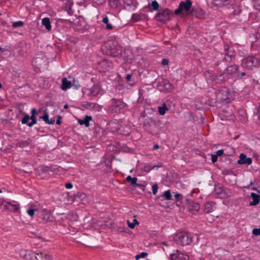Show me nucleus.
Wrapping results in <instances>:
<instances>
[{"mask_svg":"<svg viewBox=\"0 0 260 260\" xmlns=\"http://www.w3.org/2000/svg\"><path fill=\"white\" fill-rule=\"evenodd\" d=\"M163 166L162 163H159L158 165L152 166V170H158V168H161Z\"/></svg>","mask_w":260,"mask_h":260,"instance_id":"obj_51","label":"nucleus"},{"mask_svg":"<svg viewBox=\"0 0 260 260\" xmlns=\"http://www.w3.org/2000/svg\"><path fill=\"white\" fill-rule=\"evenodd\" d=\"M170 260H188L189 256L186 253L177 250L174 253L170 254Z\"/></svg>","mask_w":260,"mask_h":260,"instance_id":"obj_17","label":"nucleus"},{"mask_svg":"<svg viewBox=\"0 0 260 260\" xmlns=\"http://www.w3.org/2000/svg\"><path fill=\"white\" fill-rule=\"evenodd\" d=\"M65 187L67 189H71L73 188V184L70 182L66 183L65 184Z\"/></svg>","mask_w":260,"mask_h":260,"instance_id":"obj_56","label":"nucleus"},{"mask_svg":"<svg viewBox=\"0 0 260 260\" xmlns=\"http://www.w3.org/2000/svg\"><path fill=\"white\" fill-rule=\"evenodd\" d=\"M83 105L85 108L89 110L95 109L98 106V105L95 103H91L88 102H83Z\"/></svg>","mask_w":260,"mask_h":260,"instance_id":"obj_28","label":"nucleus"},{"mask_svg":"<svg viewBox=\"0 0 260 260\" xmlns=\"http://www.w3.org/2000/svg\"><path fill=\"white\" fill-rule=\"evenodd\" d=\"M174 12H173L168 9H165L157 13L154 18L157 21L165 22L169 20L171 16H174Z\"/></svg>","mask_w":260,"mask_h":260,"instance_id":"obj_6","label":"nucleus"},{"mask_svg":"<svg viewBox=\"0 0 260 260\" xmlns=\"http://www.w3.org/2000/svg\"><path fill=\"white\" fill-rule=\"evenodd\" d=\"M92 120V117L91 116L85 115L83 119H79L78 122L81 125H84L86 127H89V121Z\"/></svg>","mask_w":260,"mask_h":260,"instance_id":"obj_23","label":"nucleus"},{"mask_svg":"<svg viewBox=\"0 0 260 260\" xmlns=\"http://www.w3.org/2000/svg\"><path fill=\"white\" fill-rule=\"evenodd\" d=\"M241 66L248 70H252L260 66V59L254 56H248L242 59Z\"/></svg>","mask_w":260,"mask_h":260,"instance_id":"obj_2","label":"nucleus"},{"mask_svg":"<svg viewBox=\"0 0 260 260\" xmlns=\"http://www.w3.org/2000/svg\"><path fill=\"white\" fill-rule=\"evenodd\" d=\"M42 24L45 27L47 30H50L51 29L52 26L49 18L45 17L43 18L42 20Z\"/></svg>","mask_w":260,"mask_h":260,"instance_id":"obj_27","label":"nucleus"},{"mask_svg":"<svg viewBox=\"0 0 260 260\" xmlns=\"http://www.w3.org/2000/svg\"><path fill=\"white\" fill-rule=\"evenodd\" d=\"M241 12V10L240 9V8H237L236 9L234 10L233 13L234 15H238Z\"/></svg>","mask_w":260,"mask_h":260,"instance_id":"obj_52","label":"nucleus"},{"mask_svg":"<svg viewBox=\"0 0 260 260\" xmlns=\"http://www.w3.org/2000/svg\"><path fill=\"white\" fill-rule=\"evenodd\" d=\"M36 258L37 260H50L51 259V256L46 253L40 252L39 253H37Z\"/></svg>","mask_w":260,"mask_h":260,"instance_id":"obj_26","label":"nucleus"},{"mask_svg":"<svg viewBox=\"0 0 260 260\" xmlns=\"http://www.w3.org/2000/svg\"><path fill=\"white\" fill-rule=\"evenodd\" d=\"M37 122V120L36 116L24 114L23 118L21 119V123L23 124H26L29 127H31L36 124Z\"/></svg>","mask_w":260,"mask_h":260,"instance_id":"obj_13","label":"nucleus"},{"mask_svg":"<svg viewBox=\"0 0 260 260\" xmlns=\"http://www.w3.org/2000/svg\"><path fill=\"white\" fill-rule=\"evenodd\" d=\"M239 67L237 64H233L228 67L226 68V71L228 73V74L233 76L237 75L238 70H239Z\"/></svg>","mask_w":260,"mask_h":260,"instance_id":"obj_21","label":"nucleus"},{"mask_svg":"<svg viewBox=\"0 0 260 260\" xmlns=\"http://www.w3.org/2000/svg\"><path fill=\"white\" fill-rule=\"evenodd\" d=\"M99 66L100 68L101 72H106L112 69L113 63L112 61L110 60L103 59L99 62Z\"/></svg>","mask_w":260,"mask_h":260,"instance_id":"obj_14","label":"nucleus"},{"mask_svg":"<svg viewBox=\"0 0 260 260\" xmlns=\"http://www.w3.org/2000/svg\"><path fill=\"white\" fill-rule=\"evenodd\" d=\"M128 105L122 99L113 98L109 107V111L113 113L119 112L121 110L127 108Z\"/></svg>","mask_w":260,"mask_h":260,"instance_id":"obj_4","label":"nucleus"},{"mask_svg":"<svg viewBox=\"0 0 260 260\" xmlns=\"http://www.w3.org/2000/svg\"><path fill=\"white\" fill-rule=\"evenodd\" d=\"M134 76V74H127L125 75V79H126L127 82L129 83V84L130 85H132V84L131 83V82H135Z\"/></svg>","mask_w":260,"mask_h":260,"instance_id":"obj_36","label":"nucleus"},{"mask_svg":"<svg viewBox=\"0 0 260 260\" xmlns=\"http://www.w3.org/2000/svg\"><path fill=\"white\" fill-rule=\"evenodd\" d=\"M224 55H225V56L224 58V60L228 62H231L232 60L235 58V57L231 56V55H228L226 54H224Z\"/></svg>","mask_w":260,"mask_h":260,"instance_id":"obj_44","label":"nucleus"},{"mask_svg":"<svg viewBox=\"0 0 260 260\" xmlns=\"http://www.w3.org/2000/svg\"><path fill=\"white\" fill-rule=\"evenodd\" d=\"M35 211H37V209L29 208L27 210V213L29 216H34Z\"/></svg>","mask_w":260,"mask_h":260,"instance_id":"obj_46","label":"nucleus"},{"mask_svg":"<svg viewBox=\"0 0 260 260\" xmlns=\"http://www.w3.org/2000/svg\"><path fill=\"white\" fill-rule=\"evenodd\" d=\"M215 203L213 201L206 202L203 207V210L204 213H209L213 212L216 209Z\"/></svg>","mask_w":260,"mask_h":260,"instance_id":"obj_18","label":"nucleus"},{"mask_svg":"<svg viewBox=\"0 0 260 260\" xmlns=\"http://www.w3.org/2000/svg\"><path fill=\"white\" fill-rule=\"evenodd\" d=\"M72 85V82L70 81L64 77L62 79L61 89L63 90H67L68 89L71 87Z\"/></svg>","mask_w":260,"mask_h":260,"instance_id":"obj_25","label":"nucleus"},{"mask_svg":"<svg viewBox=\"0 0 260 260\" xmlns=\"http://www.w3.org/2000/svg\"><path fill=\"white\" fill-rule=\"evenodd\" d=\"M24 25V22L22 21H18L14 22L12 23V27L14 28H17L18 27H21Z\"/></svg>","mask_w":260,"mask_h":260,"instance_id":"obj_41","label":"nucleus"},{"mask_svg":"<svg viewBox=\"0 0 260 260\" xmlns=\"http://www.w3.org/2000/svg\"><path fill=\"white\" fill-rule=\"evenodd\" d=\"M192 6V2L190 0H185L180 3L177 9L174 11L175 15H179L183 11L189 12Z\"/></svg>","mask_w":260,"mask_h":260,"instance_id":"obj_10","label":"nucleus"},{"mask_svg":"<svg viewBox=\"0 0 260 260\" xmlns=\"http://www.w3.org/2000/svg\"><path fill=\"white\" fill-rule=\"evenodd\" d=\"M29 145V141L28 140L22 141L19 143V146L21 147H24L28 146Z\"/></svg>","mask_w":260,"mask_h":260,"instance_id":"obj_45","label":"nucleus"},{"mask_svg":"<svg viewBox=\"0 0 260 260\" xmlns=\"http://www.w3.org/2000/svg\"><path fill=\"white\" fill-rule=\"evenodd\" d=\"M224 54H226L228 55L233 56L234 57L235 56V51L234 49L232 47H229L227 45H225L224 47Z\"/></svg>","mask_w":260,"mask_h":260,"instance_id":"obj_29","label":"nucleus"},{"mask_svg":"<svg viewBox=\"0 0 260 260\" xmlns=\"http://www.w3.org/2000/svg\"><path fill=\"white\" fill-rule=\"evenodd\" d=\"M102 21L106 24V28L108 30H111L113 29V25L109 23V18L108 16H105L102 19Z\"/></svg>","mask_w":260,"mask_h":260,"instance_id":"obj_33","label":"nucleus"},{"mask_svg":"<svg viewBox=\"0 0 260 260\" xmlns=\"http://www.w3.org/2000/svg\"><path fill=\"white\" fill-rule=\"evenodd\" d=\"M101 50L103 54L112 56L118 57L122 54V49L117 42L109 41L102 46Z\"/></svg>","mask_w":260,"mask_h":260,"instance_id":"obj_1","label":"nucleus"},{"mask_svg":"<svg viewBox=\"0 0 260 260\" xmlns=\"http://www.w3.org/2000/svg\"><path fill=\"white\" fill-rule=\"evenodd\" d=\"M123 62L125 63H131L132 62V59L131 56H129L126 52H124V54L123 55Z\"/></svg>","mask_w":260,"mask_h":260,"instance_id":"obj_35","label":"nucleus"},{"mask_svg":"<svg viewBox=\"0 0 260 260\" xmlns=\"http://www.w3.org/2000/svg\"><path fill=\"white\" fill-rule=\"evenodd\" d=\"M239 157L240 158L237 161L239 164L250 165L252 163V159L250 157H247L244 153H241Z\"/></svg>","mask_w":260,"mask_h":260,"instance_id":"obj_22","label":"nucleus"},{"mask_svg":"<svg viewBox=\"0 0 260 260\" xmlns=\"http://www.w3.org/2000/svg\"><path fill=\"white\" fill-rule=\"evenodd\" d=\"M211 160L212 162L214 163L217 161L218 156L216 154H212L211 155Z\"/></svg>","mask_w":260,"mask_h":260,"instance_id":"obj_53","label":"nucleus"},{"mask_svg":"<svg viewBox=\"0 0 260 260\" xmlns=\"http://www.w3.org/2000/svg\"><path fill=\"white\" fill-rule=\"evenodd\" d=\"M39 217L45 223L52 222L54 220L51 211L46 209H42L39 212Z\"/></svg>","mask_w":260,"mask_h":260,"instance_id":"obj_12","label":"nucleus"},{"mask_svg":"<svg viewBox=\"0 0 260 260\" xmlns=\"http://www.w3.org/2000/svg\"><path fill=\"white\" fill-rule=\"evenodd\" d=\"M66 4L67 5L65 8V11H67L70 16L73 15L74 14V11L72 8L71 3L69 2V3H68Z\"/></svg>","mask_w":260,"mask_h":260,"instance_id":"obj_34","label":"nucleus"},{"mask_svg":"<svg viewBox=\"0 0 260 260\" xmlns=\"http://www.w3.org/2000/svg\"><path fill=\"white\" fill-rule=\"evenodd\" d=\"M251 197L252 199V201L250 202V206H255L259 203L260 196L259 194L252 192L251 193Z\"/></svg>","mask_w":260,"mask_h":260,"instance_id":"obj_24","label":"nucleus"},{"mask_svg":"<svg viewBox=\"0 0 260 260\" xmlns=\"http://www.w3.org/2000/svg\"><path fill=\"white\" fill-rule=\"evenodd\" d=\"M161 63L163 66L168 65L169 63V60L166 58H163L161 60Z\"/></svg>","mask_w":260,"mask_h":260,"instance_id":"obj_54","label":"nucleus"},{"mask_svg":"<svg viewBox=\"0 0 260 260\" xmlns=\"http://www.w3.org/2000/svg\"><path fill=\"white\" fill-rule=\"evenodd\" d=\"M148 253H147L146 252H143L140 254V256L141 258H144L146 256H147L148 255Z\"/></svg>","mask_w":260,"mask_h":260,"instance_id":"obj_58","label":"nucleus"},{"mask_svg":"<svg viewBox=\"0 0 260 260\" xmlns=\"http://www.w3.org/2000/svg\"><path fill=\"white\" fill-rule=\"evenodd\" d=\"M127 224L128 227L131 229H133L135 228V226L136 224H139V222L138 221V220L136 219H134L133 222H130L129 220H127Z\"/></svg>","mask_w":260,"mask_h":260,"instance_id":"obj_39","label":"nucleus"},{"mask_svg":"<svg viewBox=\"0 0 260 260\" xmlns=\"http://www.w3.org/2000/svg\"><path fill=\"white\" fill-rule=\"evenodd\" d=\"M152 165L150 163H146L144 165V170L145 172H149L152 170Z\"/></svg>","mask_w":260,"mask_h":260,"instance_id":"obj_42","label":"nucleus"},{"mask_svg":"<svg viewBox=\"0 0 260 260\" xmlns=\"http://www.w3.org/2000/svg\"><path fill=\"white\" fill-rule=\"evenodd\" d=\"M55 122V119L54 118L49 119V123L48 124H53Z\"/></svg>","mask_w":260,"mask_h":260,"instance_id":"obj_63","label":"nucleus"},{"mask_svg":"<svg viewBox=\"0 0 260 260\" xmlns=\"http://www.w3.org/2000/svg\"><path fill=\"white\" fill-rule=\"evenodd\" d=\"M152 193L153 194H156L158 190V185L156 184H154L152 186Z\"/></svg>","mask_w":260,"mask_h":260,"instance_id":"obj_49","label":"nucleus"},{"mask_svg":"<svg viewBox=\"0 0 260 260\" xmlns=\"http://www.w3.org/2000/svg\"><path fill=\"white\" fill-rule=\"evenodd\" d=\"M126 180L127 182H131L132 184L135 185V184H136L138 179L136 177L132 178L131 176H128L126 178Z\"/></svg>","mask_w":260,"mask_h":260,"instance_id":"obj_40","label":"nucleus"},{"mask_svg":"<svg viewBox=\"0 0 260 260\" xmlns=\"http://www.w3.org/2000/svg\"><path fill=\"white\" fill-rule=\"evenodd\" d=\"M208 2L211 3L213 5L222 7L228 5L233 6L236 5V0H207Z\"/></svg>","mask_w":260,"mask_h":260,"instance_id":"obj_16","label":"nucleus"},{"mask_svg":"<svg viewBox=\"0 0 260 260\" xmlns=\"http://www.w3.org/2000/svg\"><path fill=\"white\" fill-rule=\"evenodd\" d=\"M162 197H164L167 200H172V196L171 195L170 190H167L164 191L162 194Z\"/></svg>","mask_w":260,"mask_h":260,"instance_id":"obj_37","label":"nucleus"},{"mask_svg":"<svg viewBox=\"0 0 260 260\" xmlns=\"http://www.w3.org/2000/svg\"><path fill=\"white\" fill-rule=\"evenodd\" d=\"M253 184L252 182H250V185H248L247 186H246L245 187V188H248V189H250L251 188V189L253 190H257L256 188L255 187H251V185Z\"/></svg>","mask_w":260,"mask_h":260,"instance_id":"obj_59","label":"nucleus"},{"mask_svg":"<svg viewBox=\"0 0 260 260\" xmlns=\"http://www.w3.org/2000/svg\"><path fill=\"white\" fill-rule=\"evenodd\" d=\"M192 238L193 237L190 234L181 231L175 235L173 239L178 244L182 245H187L192 242Z\"/></svg>","mask_w":260,"mask_h":260,"instance_id":"obj_3","label":"nucleus"},{"mask_svg":"<svg viewBox=\"0 0 260 260\" xmlns=\"http://www.w3.org/2000/svg\"><path fill=\"white\" fill-rule=\"evenodd\" d=\"M61 119V116H59L58 117V119H57V120L56 121V124L60 125L61 124V121H60Z\"/></svg>","mask_w":260,"mask_h":260,"instance_id":"obj_61","label":"nucleus"},{"mask_svg":"<svg viewBox=\"0 0 260 260\" xmlns=\"http://www.w3.org/2000/svg\"><path fill=\"white\" fill-rule=\"evenodd\" d=\"M58 21L60 23H67L68 24H72L73 23V22L70 20H69V19H62V18H59L58 19Z\"/></svg>","mask_w":260,"mask_h":260,"instance_id":"obj_50","label":"nucleus"},{"mask_svg":"<svg viewBox=\"0 0 260 260\" xmlns=\"http://www.w3.org/2000/svg\"><path fill=\"white\" fill-rule=\"evenodd\" d=\"M38 112L36 108H34L31 110V115L36 116V115L38 114Z\"/></svg>","mask_w":260,"mask_h":260,"instance_id":"obj_55","label":"nucleus"},{"mask_svg":"<svg viewBox=\"0 0 260 260\" xmlns=\"http://www.w3.org/2000/svg\"><path fill=\"white\" fill-rule=\"evenodd\" d=\"M236 77L238 79L242 80L249 78L250 76L246 74L245 72H240L239 70Z\"/></svg>","mask_w":260,"mask_h":260,"instance_id":"obj_31","label":"nucleus"},{"mask_svg":"<svg viewBox=\"0 0 260 260\" xmlns=\"http://www.w3.org/2000/svg\"><path fill=\"white\" fill-rule=\"evenodd\" d=\"M149 6H150L152 7V9L154 11H157L158 10L159 5L156 1H153L151 4H149Z\"/></svg>","mask_w":260,"mask_h":260,"instance_id":"obj_38","label":"nucleus"},{"mask_svg":"<svg viewBox=\"0 0 260 260\" xmlns=\"http://www.w3.org/2000/svg\"><path fill=\"white\" fill-rule=\"evenodd\" d=\"M110 7L113 9H116L120 5L119 0H108Z\"/></svg>","mask_w":260,"mask_h":260,"instance_id":"obj_32","label":"nucleus"},{"mask_svg":"<svg viewBox=\"0 0 260 260\" xmlns=\"http://www.w3.org/2000/svg\"><path fill=\"white\" fill-rule=\"evenodd\" d=\"M74 27L76 31L80 32H83L85 30L88 29V25L83 18L77 19V21L74 22Z\"/></svg>","mask_w":260,"mask_h":260,"instance_id":"obj_11","label":"nucleus"},{"mask_svg":"<svg viewBox=\"0 0 260 260\" xmlns=\"http://www.w3.org/2000/svg\"><path fill=\"white\" fill-rule=\"evenodd\" d=\"M43 171L44 172H47L52 171V170L48 167H45L43 168Z\"/></svg>","mask_w":260,"mask_h":260,"instance_id":"obj_60","label":"nucleus"},{"mask_svg":"<svg viewBox=\"0 0 260 260\" xmlns=\"http://www.w3.org/2000/svg\"><path fill=\"white\" fill-rule=\"evenodd\" d=\"M158 110L159 114L160 115H164L165 114L167 111L169 110V108L167 107L166 103H163L161 106L158 107Z\"/></svg>","mask_w":260,"mask_h":260,"instance_id":"obj_30","label":"nucleus"},{"mask_svg":"<svg viewBox=\"0 0 260 260\" xmlns=\"http://www.w3.org/2000/svg\"><path fill=\"white\" fill-rule=\"evenodd\" d=\"M45 122L47 124L49 123V115H48V112L45 110L44 111V114L43 115V119Z\"/></svg>","mask_w":260,"mask_h":260,"instance_id":"obj_43","label":"nucleus"},{"mask_svg":"<svg viewBox=\"0 0 260 260\" xmlns=\"http://www.w3.org/2000/svg\"><path fill=\"white\" fill-rule=\"evenodd\" d=\"M156 83L157 88L161 92L168 93L171 92L174 90L173 85L167 79L164 78L158 79Z\"/></svg>","mask_w":260,"mask_h":260,"instance_id":"obj_5","label":"nucleus"},{"mask_svg":"<svg viewBox=\"0 0 260 260\" xmlns=\"http://www.w3.org/2000/svg\"><path fill=\"white\" fill-rule=\"evenodd\" d=\"M1 205L4 209L13 212H17L20 208L19 204H13L6 200L2 201Z\"/></svg>","mask_w":260,"mask_h":260,"instance_id":"obj_15","label":"nucleus"},{"mask_svg":"<svg viewBox=\"0 0 260 260\" xmlns=\"http://www.w3.org/2000/svg\"><path fill=\"white\" fill-rule=\"evenodd\" d=\"M224 150L223 149H220L217 151L216 155L217 156H221L223 154Z\"/></svg>","mask_w":260,"mask_h":260,"instance_id":"obj_57","label":"nucleus"},{"mask_svg":"<svg viewBox=\"0 0 260 260\" xmlns=\"http://www.w3.org/2000/svg\"><path fill=\"white\" fill-rule=\"evenodd\" d=\"M229 89L227 88L224 87L223 89L219 91L218 93V96H220V100L222 101L229 102Z\"/></svg>","mask_w":260,"mask_h":260,"instance_id":"obj_20","label":"nucleus"},{"mask_svg":"<svg viewBox=\"0 0 260 260\" xmlns=\"http://www.w3.org/2000/svg\"><path fill=\"white\" fill-rule=\"evenodd\" d=\"M257 115L258 118L260 121V105H259V107H258V109L257 110Z\"/></svg>","mask_w":260,"mask_h":260,"instance_id":"obj_64","label":"nucleus"},{"mask_svg":"<svg viewBox=\"0 0 260 260\" xmlns=\"http://www.w3.org/2000/svg\"><path fill=\"white\" fill-rule=\"evenodd\" d=\"M210 74L209 77L211 78V80L216 83H220L225 82L228 79V74L222 71H219L216 73H210V72H206L205 73Z\"/></svg>","mask_w":260,"mask_h":260,"instance_id":"obj_8","label":"nucleus"},{"mask_svg":"<svg viewBox=\"0 0 260 260\" xmlns=\"http://www.w3.org/2000/svg\"><path fill=\"white\" fill-rule=\"evenodd\" d=\"M175 198L176 201L182 200L183 199V196L181 193H176L175 194Z\"/></svg>","mask_w":260,"mask_h":260,"instance_id":"obj_48","label":"nucleus"},{"mask_svg":"<svg viewBox=\"0 0 260 260\" xmlns=\"http://www.w3.org/2000/svg\"><path fill=\"white\" fill-rule=\"evenodd\" d=\"M75 81H74V83L72 84V86H74V88L76 89H77L79 88L80 87V85L79 84H76L75 83Z\"/></svg>","mask_w":260,"mask_h":260,"instance_id":"obj_62","label":"nucleus"},{"mask_svg":"<svg viewBox=\"0 0 260 260\" xmlns=\"http://www.w3.org/2000/svg\"><path fill=\"white\" fill-rule=\"evenodd\" d=\"M188 211L191 213L196 214L200 209V205L197 202H191L187 206Z\"/></svg>","mask_w":260,"mask_h":260,"instance_id":"obj_19","label":"nucleus"},{"mask_svg":"<svg viewBox=\"0 0 260 260\" xmlns=\"http://www.w3.org/2000/svg\"><path fill=\"white\" fill-rule=\"evenodd\" d=\"M230 192L228 188L220 184L214 186V196L216 198L226 199L230 196Z\"/></svg>","mask_w":260,"mask_h":260,"instance_id":"obj_7","label":"nucleus"},{"mask_svg":"<svg viewBox=\"0 0 260 260\" xmlns=\"http://www.w3.org/2000/svg\"><path fill=\"white\" fill-rule=\"evenodd\" d=\"M102 89L99 83L94 84L90 88H84L82 92L88 96H96L102 91Z\"/></svg>","mask_w":260,"mask_h":260,"instance_id":"obj_9","label":"nucleus"},{"mask_svg":"<svg viewBox=\"0 0 260 260\" xmlns=\"http://www.w3.org/2000/svg\"><path fill=\"white\" fill-rule=\"evenodd\" d=\"M227 149H228V151H227V153L225 154L226 155H232L233 154L235 153V150L232 147H229Z\"/></svg>","mask_w":260,"mask_h":260,"instance_id":"obj_47","label":"nucleus"}]
</instances>
